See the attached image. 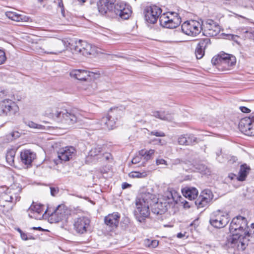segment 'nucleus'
Segmentation results:
<instances>
[{"label":"nucleus","mask_w":254,"mask_h":254,"mask_svg":"<svg viewBox=\"0 0 254 254\" xmlns=\"http://www.w3.org/2000/svg\"><path fill=\"white\" fill-rule=\"evenodd\" d=\"M135 215L138 221L141 222L150 214L149 207L152 212L156 214H162L166 212L169 205L167 201L162 199L157 198L153 194L149 192H143L136 200Z\"/></svg>","instance_id":"nucleus-1"},{"label":"nucleus","mask_w":254,"mask_h":254,"mask_svg":"<svg viewBox=\"0 0 254 254\" xmlns=\"http://www.w3.org/2000/svg\"><path fill=\"white\" fill-rule=\"evenodd\" d=\"M247 219L241 216L234 218L230 225L232 235L227 237L226 245L238 251H244L250 241V231H248Z\"/></svg>","instance_id":"nucleus-2"},{"label":"nucleus","mask_w":254,"mask_h":254,"mask_svg":"<svg viewBox=\"0 0 254 254\" xmlns=\"http://www.w3.org/2000/svg\"><path fill=\"white\" fill-rule=\"evenodd\" d=\"M116 0H99L97 6L99 13L111 18L128 19L131 13L130 7L122 2L116 3Z\"/></svg>","instance_id":"nucleus-3"},{"label":"nucleus","mask_w":254,"mask_h":254,"mask_svg":"<svg viewBox=\"0 0 254 254\" xmlns=\"http://www.w3.org/2000/svg\"><path fill=\"white\" fill-rule=\"evenodd\" d=\"M45 114L57 122L67 125L73 124L78 120V117L73 111H68L63 108L48 109Z\"/></svg>","instance_id":"nucleus-4"},{"label":"nucleus","mask_w":254,"mask_h":254,"mask_svg":"<svg viewBox=\"0 0 254 254\" xmlns=\"http://www.w3.org/2000/svg\"><path fill=\"white\" fill-rule=\"evenodd\" d=\"M121 114L122 111L118 108L111 109L106 117L95 123L93 129H113L116 122L121 118Z\"/></svg>","instance_id":"nucleus-5"},{"label":"nucleus","mask_w":254,"mask_h":254,"mask_svg":"<svg viewBox=\"0 0 254 254\" xmlns=\"http://www.w3.org/2000/svg\"><path fill=\"white\" fill-rule=\"evenodd\" d=\"M70 49L73 54L88 56L97 53V49L85 41L79 40L69 43Z\"/></svg>","instance_id":"nucleus-6"},{"label":"nucleus","mask_w":254,"mask_h":254,"mask_svg":"<svg viewBox=\"0 0 254 254\" xmlns=\"http://www.w3.org/2000/svg\"><path fill=\"white\" fill-rule=\"evenodd\" d=\"M65 49L64 42L60 39H54L46 42L39 52L47 54L58 55Z\"/></svg>","instance_id":"nucleus-7"},{"label":"nucleus","mask_w":254,"mask_h":254,"mask_svg":"<svg viewBox=\"0 0 254 254\" xmlns=\"http://www.w3.org/2000/svg\"><path fill=\"white\" fill-rule=\"evenodd\" d=\"M160 25L167 28H175L181 22V19L176 12H169L161 15L159 19Z\"/></svg>","instance_id":"nucleus-8"},{"label":"nucleus","mask_w":254,"mask_h":254,"mask_svg":"<svg viewBox=\"0 0 254 254\" xmlns=\"http://www.w3.org/2000/svg\"><path fill=\"white\" fill-rule=\"evenodd\" d=\"M228 215L220 211L213 212L209 220V223L213 227L216 228L224 227L229 222Z\"/></svg>","instance_id":"nucleus-9"},{"label":"nucleus","mask_w":254,"mask_h":254,"mask_svg":"<svg viewBox=\"0 0 254 254\" xmlns=\"http://www.w3.org/2000/svg\"><path fill=\"white\" fill-rule=\"evenodd\" d=\"M182 30L186 35L195 36L202 29V23L196 20H190L183 23Z\"/></svg>","instance_id":"nucleus-10"},{"label":"nucleus","mask_w":254,"mask_h":254,"mask_svg":"<svg viewBox=\"0 0 254 254\" xmlns=\"http://www.w3.org/2000/svg\"><path fill=\"white\" fill-rule=\"evenodd\" d=\"M162 9L156 5L147 6L144 9L145 20L149 23H155L161 15Z\"/></svg>","instance_id":"nucleus-11"},{"label":"nucleus","mask_w":254,"mask_h":254,"mask_svg":"<svg viewBox=\"0 0 254 254\" xmlns=\"http://www.w3.org/2000/svg\"><path fill=\"white\" fill-rule=\"evenodd\" d=\"M18 110V106L11 100H4L0 104V116H12L14 115Z\"/></svg>","instance_id":"nucleus-12"},{"label":"nucleus","mask_w":254,"mask_h":254,"mask_svg":"<svg viewBox=\"0 0 254 254\" xmlns=\"http://www.w3.org/2000/svg\"><path fill=\"white\" fill-rule=\"evenodd\" d=\"M90 224V220L87 217L75 218L73 221V229L79 234L87 233Z\"/></svg>","instance_id":"nucleus-13"},{"label":"nucleus","mask_w":254,"mask_h":254,"mask_svg":"<svg viewBox=\"0 0 254 254\" xmlns=\"http://www.w3.org/2000/svg\"><path fill=\"white\" fill-rule=\"evenodd\" d=\"M240 130L245 134L254 136V117L242 119L239 124Z\"/></svg>","instance_id":"nucleus-14"},{"label":"nucleus","mask_w":254,"mask_h":254,"mask_svg":"<svg viewBox=\"0 0 254 254\" xmlns=\"http://www.w3.org/2000/svg\"><path fill=\"white\" fill-rule=\"evenodd\" d=\"M75 149L71 146L60 148L57 151L58 159L55 160V162L58 164L62 161H69L75 155Z\"/></svg>","instance_id":"nucleus-15"},{"label":"nucleus","mask_w":254,"mask_h":254,"mask_svg":"<svg viewBox=\"0 0 254 254\" xmlns=\"http://www.w3.org/2000/svg\"><path fill=\"white\" fill-rule=\"evenodd\" d=\"M202 29L207 36L213 37L218 34L220 31L219 25L212 19H207L202 22Z\"/></svg>","instance_id":"nucleus-16"},{"label":"nucleus","mask_w":254,"mask_h":254,"mask_svg":"<svg viewBox=\"0 0 254 254\" xmlns=\"http://www.w3.org/2000/svg\"><path fill=\"white\" fill-rule=\"evenodd\" d=\"M211 62L214 65L219 64H227L228 66H231L236 64V60L234 56L224 53L220 56L213 57Z\"/></svg>","instance_id":"nucleus-17"},{"label":"nucleus","mask_w":254,"mask_h":254,"mask_svg":"<svg viewBox=\"0 0 254 254\" xmlns=\"http://www.w3.org/2000/svg\"><path fill=\"white\" fill-rule=\"evenodd\" d=\"M213 198L212 192L208 189H205L201 192L200 196L195 200V203L198 208H202L207 205Z\"/></svg>","instance_id":"nucleus-18"},{"label":"nucleus","mask_w":254,"mask_h":254,"mask_svg":"<svg viewBox=\"0 0 254 254\" xmlns=\"http://www.w3.org/2000/svg\"><path fill=\"white\" fill-rule=\"evenodd\" d=\"M68 210L64 204L59 205L51 214L52 218L59 222L67 218Z\"/></svg>","instance_id":"nucleus-19"},{"label":"nucleus","mask_w":254,"mask_h":254,"mask_svg":"<svg viewBox=\"0 0 254 254\" xmlns=\"http://www.w3.org/2000/svg\"><path fill=\"white\" fill-rule=\"evenodd\" d=\"M210 44V40L206 38L201 39L197 44L195 49V54L197 59H201L204 55V50L208 45Z\"/></svg>","instance_id":"nucleus-20"},{"label":"nucleus","mask_w":254,"mask_h":254,"mask_svg":"<svg viewBox=\"0 0 254 254\" xmlns=\"http://www.w3.org/2000/svg\"><path fill=\"white\" fill-rule=\"evenodd\" d=\"M120 215L118 212L109 214L104 218L105 223L112 229L117 228L119 225Z\"/></svg>","instance_id":"nucleus-21"},{"label":"nucleus","mask_w":254,"mask_h":254,"mask_svg":"<svg viewBox=\"0 0 254 254\" xmlns=\"http://www.w3.org/2000/svg\"><path fill=\"white\" fill-rule=\"evenodd\" d=\"M36 157V154L30 150H24L20 153L21 161L26 165H30Z\"/></svg>","instance_id":"nucleus-22"},{"label":"nucleus","mask_w":254,"mask_h":254,"mask_svg":"<svg viewBox=\"0 0 254 254\" xmlns=\"http://www.w3.org/2000/svg\"><path fill=\"white\" fill-rule=\"evenodd\" d=\"M90 72L84 69H74L70 72V76L81 81H86L90 76Z\"/></svg>","instance_id":"nucleus-23"},{"label":"nucleus","mask_w":254,"mask_h":254,"mask_svg":"<svg viewBox=\"0 0 254 254\" xmlns=\"http://www.w3.org/2000/svg\"><path fill=\"white\" fill-rule=\"evenodd\" d=\"M17 201H15V196L12 193H9L7 190L6 192L2 193L0 196V205L5 207L4 203H13L15 204Z\"/></svg>","instance_id":"nucleus-24"},{"label":"nucleus","mask_w":254,"mask_h":254,"mask_svg":"<svg viewBox=\"0 0 254 254\" xmlns=\"http://www.w3.org/2000/svg\"><path fill=\"white\" fill-rule=\"evenodd\" d=\"M178 197V194L175 190H171L166 192L162 199L167 201V204L170 206L171 204L177 203Z\"/></svg>","instance_id":"nucleus-25"},{"label":"nucleus","mask_w":254,"mask_h":254,"mask_svg":"<svg viewBox=\"0 0 254 254\" xmlns=\"http://www.w3.org/2000/svg\"><path fill=\"white\" fill-rule=\"evenodd\" d=\"M21 190V187L19 184L17 183H14L7 189L9 193H12L15 196V201L19 200L20 197L19 196V194Z\"/></svg>","instance_id":"nucleus-26"},{"label":"nucleus","mask_w":254,"mask_h":254,"mask_svg":"<svg viewBox=\"0 0 254 254\" xmlns=\"http://www.w3.org/2000/svg\"><path fill=\"white\" fill-rule=\"evenodd\" d=\"M155 150L153 149H150L146 150L142 149L139 151V154L141 157L142 166L144 165L145 162L148 161L151 158L152 155L154 153Z\"/></svg>","instance_id":"nucleus-27"},{"label":"nucleus","mask_w":254,"mask_h":254,"mask_svg":"<svg viewBox=\"0 0 254 254\" xmlns=\"http://www.w3.org/2000/svg\"><path fill=\"white\" fill-rule=\"evenodd\" d=\"M29 216L31 218H36V214H42L43 209L39 204H33L28 209Z\"/></svg>","instance_id":"nucleus-28"},{"label":"nucleus","mask_w":254,"mask_h":254,"mask_svg":"<svg viewBox=\"0 0 254 254\" xmlns=\"http://www.w3.org/2000/svg\"><path fill=\"white\" fill-rule=\"evenodd\" d=\"M5 15L9 19L17 22L26 21V19L25 16L12 11H7Z\"/></svg>","instance_id":"nucleus-29"},{"label":"nucleus","mask_w":254,"mask_h":254,"mask_svg":"<svg viewBox=\"0 0 254 254\" xmlns=\"http://www.w3.org/2000/svg\"><path fill=\"white\" fill-rule=\"evenodd\" d=\"M250 168L247 164H244L241 166L239 172V176L237 179L239 181H243L245 180L246 178L249 173Z\"/></svg>","instance_id":"nucleus-30"},{"label":"nucleus","mask_w":254,"mask_h":254,"mask_svg":"<svg viewBox=\"0 0 254 254\" xmlns=\"http://www.w3.org/2000/svg\"><path fill=\"white\" fill-rule=\"evenodd\" d=\"M153 116L164 121L171 122L174 120V118L171 114L165 113V112L155 111L153 112Z\"/></svg>","instance_id":"nucleus-31"},{"label":"nucleus","mask_w":254,"mask_h":254,"mask_svg":"<svg viewBox=\"0 0 254 254\" xmlns=\"http://www.w3.org/2000/svg\"><path fill=\"white\" fill-rule=\"evenodd\" d=\"M184 195L190 200L195 199L198 194L197 190L194 188H189L185 191H183Z\"/></svg>","instance_id":"nucleus-32"},{"label":"nucleus","mask_w":254,"mask_h":254,"mask_svg":"<svg viewBox=\"0 0 254 254\" xmlns=\"http://www.w3.org/2000/svg\"><path fill=\"white\" fill-rule=\"evenodd\" d=\"M15 153L16 151L14 149H9L7 151L5 156L6 160L7 162L11 166L14 164Z\"/></svg>","instance_id":"nucleus-33"},{"label":"nucleus","mask_w":254,"mask_h":254,"mask_svg":"<svg viewBox=\"0 0 254 254\" xmlns=\"http://www.w3.org/2000/svg\"><path fill=\"white\" fill-rule=\"evenodd\" d=\"M103 152L102 148L101 146L98 145L93 147L89 152L88 156L91 157H96L99 159V155Z\"/></svg>","instance_id":"nucleus-34"},{"label":"nucleus","mask_w":254,"mask_h":254,"mask_svg":"<svg viewBox=\"0 0 254 254\" xmlns=\"http://www.w3.org/2000/svg\"><path fill=\"white\" fill-rule=\"evenodd\" d=\"M188 145H194L199 142V139L192 134L187 135Z\"/></svg>","instance_id":"nucleus-35"},{"label":"nucleus","mask_w":254,"mask_h":254,"mask_svg":"<svg viewBox=\"0 0 254 254\" xmlns=\"http://www.w3.org/2000/svg\"><path fill=\"white\" fill-rule=\"evenodd\" d=\"M129 177L131 178H144L147 176V172H132L129 174Z\"/></svg>","instance_id":"nucleus-36"},{"label":"nucleus","mask_w":254,"mask_h":254,"mask_svg":"<svg viewBox=\"0 0 254 254\" xmlns=\"http://www.w3.org/2000/svg\"><path fill=\"white\" fill-rule=\"evenodd\" d=\"M25 124L31 128H36L38 129H43L44 127L41 125L37 124L32 121L25 122Z\"/></svg>","instance_id":"nucleus-37"},{"label":"nucleus","mask_w":254,"mask_h":254,"mask_svg":"<svg viewBox=\"0 0 254 254\" xmlns=\"http://www.w3.org/2000/svg\"><path fill=\"white\" fill-rule=\"evenodd\" d=\"M145 245L151 248H155L158 246L159 242L157 240H151L147 239L145 242Z\"/></svg>","instance_id":"nucleus-38"},{"label":"nucleus","mask_w":254,"mask_h":254,"mask_svg":"<svg viewBox=\"0 0 254 254\" xmlns=\"http://www.w3.org/2000/svg\"><path fill=\"white\" fill-rule=\"evenodd\" d=\"M178 142L180 145H188L187 136L181 135L178 138Z\"/></svg>","instance_id":"nucleus-39"},{"label":"nucleus","mask_w":254,"mask_h":254,"mask_svg":"<svg viewBox=\"0 0 254 254\" xmlns=\"http://www.w3.org/2000/svg\"><path fill=\"white\" fill-rule=\"evenodd\" d=\"M111 157V155L109 153L106 152L105 153H101L100 155H99V157H98L99 159H100L101 161H107L109 160Z\"/></svg>","instance_id":"nucleus-40"},{"label":"nucleus","mask_w":254,"mask_h":254,"mask_svg":"<svg viewBox=\"0 0 254 254\" xmlns=\"http://www.w3.org/2000/svg\"><path fill=\"white\" fill-rule=\"evenodd\" d=\"M20 136V133L18 131H13L9 134L8 135V139L10 140H12L15 139Z\"/></svg>","instance_id":"nucleus-41"},{"label":"nucleus","mask_w":254,"mask_h":254,"mask_svg":"<svg viewBox=\"0 0 254 254\" xmlns=\"http://www.w3.org/2000/svg\"><path fill=\"white\" fill-rule=\"evenodd\" d=\"M6 60L5 52L0 49V64H2L4 63Z\"/></svg>","instance_id":"nucleus-42"},{"label":"nucleus","mask_w":254,"mask_h":254,"mask_svg":"<svg viewBox=\"0 0 254 254\" xmlns=\"http://www.w3.org/2000/svg\"><path fill=\"white\" fill-rule=\"evenodd\" d=\"M150 135H155L157 137H164L165 136V133L162 131L154 130L150 132L149 133Z\"/></svg>","instance_id":"nucleus-43"},{"label":"nucleus","mask_w":254,"mask_h":254,"mask_svg":"<svg viewBox=\"0 0 254 254\" xmlns=\"http://www.w3.org/2000/svg\"><path fill=\"white\" fill-rule=\"evenodd\" d=\"M142 161L141 157L138 154V155L135 156L132 158L131 162L133 164H137Z\"/></svg>","instance_id":"nucleus-44"},{"label":"nucleus","mask_w":254,"mask_h":254,"mask_svg":"<svg viewBox=\"0 0 254 254\" xmlns=\"http://www.w3.org/2000/svg\"><path fill=\"white\" fill-rule=\"evenodd\" d=\"M156 164L157 165H164L167 166V163L166 160L162 158H158L156 160Z\"/></svg>","instance_id":"nucleus-45"},{"label":"nucleus","mask_w":254,"mask_h":254,"mask_svg":"<svg viewBox=\"0 0 254 254\" xmlns=\"http://www.w3.org/2000/svg\"><path fill=\"white\" fill-rule=\"evenodd\" d=\"M19 232L20 233L21 238L22 240L24 241H26L29 239H34L32 236L30 237H28L26 234L23 233L21 230H19Z\"/></svg>","instance_id":"nucleus-46"},{"label":"nucleus","mask_w":254,"mask_h":254,"mask_svg":"<svg viewBox=\"0 0 254 254\" xmlns=\"http://www.w3.org/2000/svg\"><path fill=\"white\" fill-rule=\"evenodd\" d=\"M59 189L58 188L50 187V192L52 196H55L59 192Z\"/></svg>","instance_id":"nucleus-47"},{"label":"nucleus","mask_w":254,"mask_h":254,"mask_svg":"<svg viewBox=\"0 0 254 254\" xmlns=\"http://www.w3.org/2000/svg\"><path fill=\"white\" fill-rule=\"evenodd\" d=\"M183 162V161L179 159H176L173 161L171 167L173 168L174 165H177L181 164Z\"/></svg>","instance_id":"nucleus-48"},{"label":"nucleus","mask_w":254,"mask_h":254,"mask_svg":"<svg viewBox=\"0 0 254 254\" xmlns=\"http://www.w3.org/2000/svg\"><path fill=\"white\" fill-rule=\"evenodd\" d=\"M59 3L58 6L61 8V12L63 15H64V4L62 0H59Z\"/></svg>","instance_id":"nucleus-49"},{"label":"nucleus","mask_w":254,"mask_h":254,"mask_svg":"<svg viewBox=\"0 0 254 254\" xmlns=\"http://www.w3.org/2000/svg\"><path fill=\"white\" fill-rule=\"evenodd\" d=\"M248 231H250V237H252V235L254 234V223L251 225V228L248 227Z\"/></svg>","instance_id":"nucleus-50"},{"label":"nucleus","mask_w":254,"mask_h":254,"mask_svg":"<svg viewBox=\"0 0 254 254\" xmlns=\"http://www.w3.org/2000/svg\"><path fill=\"white\" fill-rule=\"evenodd\" d=\"M240 109L242 112L246 113H250L251 111V110L249 108L244 106L240 107Z\"/></svg>","instance_id":"nucleus-51"},{"label":"nucleus","mask_w":254,"mask_h":254,"mask_svg":"<svg viewBox=\"0 0 254 254\" xmlns=\"http://www.w3.org/2000/svg\"><path fill=\"white\" fill-rule=\"evenodd\" d=\"M130 186L131 185L127 183H124L122 185V188L123 189H126L127 188H129Z\"/></svg>","instance_id":"nucleus-52"},{"label":"nucleus","mask_w":254,"mask_h":254,"mask_svg":"<svg viewBox=\"0 0 254 254\" xmlns=\"http://www.w3.org/2000/svg\"><path fill=\"white\" fill-rule=\"evenodd\" d=\"M182 203L184 204V207L185 208H189L190 206L188 202L186 200L182 201Z\"/></svg>","instance_id":"nucleus-53"},{"label":"nucleus","mask_w":254,"mask_h":254,"mask_svg":"<svg viewBox=\"0 0 254 254\" xmlns=\"http://www.w3.org/2000/svg\"><path fill=\"white\" fill-rule=\"evenodd\" d=\"M201 167H202L203 169V170L201 171V172H204V173L205 174H207V173L209 172L208 171H207V168L205 166H201Z\"/></svg>","instance_id":"nucleus-54"},{"label":"nucleus","mask_w":254,"mask_h":254,"mask_svg":"<svg viewBox=\"0 0 254 254\" xmlns=\"http://www.w3.org/2000/svg\"><path fill=\"white\" fill-rule=\"evenodd\" d=\"M33 230H40V231H43V229L41 227H33L32 228Z\"/></svg>","instance_id":"nucleus-55"},{"label":"nucleus","mask_w":254,"mask_h":254,"mask_svg":"<svg viewBox=\"0 0 254 254\" xmlns=\"http://www.w3.org/2000/svg\"><path fill=\"white\" fill-rule=\"evenodd\" d=\"M184 236V234L179 233L177 234V237L179 238H182Z\"/></svg>","instance_id":"nucleus-56"},{"label":"nucleus","mask_w":254,"mask_h":254,"mask_svg":"<svg viewBox=\"0 0 254 254\" xmlns=\"http://www.w3.org/2000/svg\"><path fill=\"white\" fill-rule=\"evenodd\" d=\"M78 0V1H81V2H85V1H86V0Z\"/></svg>","instance_id":"nucleus-57"},{"label":"nucleus","mask_w":254,"mask_h":254,"mask_svg":"<svg viewBox=\"0 0 254 254\" xmlns=\"http://www.w3.org/2000/svg\"><path fill=\"white\" fill-rule=\"evenodd\" d=\"M44 0H38V1L40 3L42 2Z\"/></svg>","instance_id":"nucleus-58"}]
</instances>
